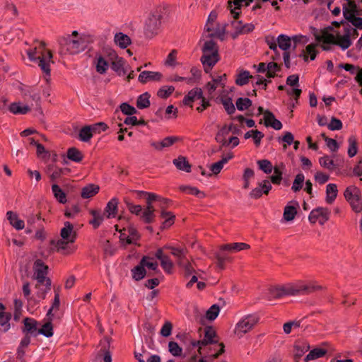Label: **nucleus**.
Here are the masks:
<instances>
[{"label": "nucleus", "instance_id": "f257e3e1", "mask_svg": "<svg viewBox=\"0 0 362 362\" xmlns=\"http://www.w3.org/2000/svg\"><path fill=\"white\" fill-rule=\"evenodd\" d=\"M28 58L33 62H37V64L45 74V79L47 83L50 81V64H53L52 53L45 48V43L40 42L38 46L27 51Z\"/></svg>", "mask_w": 362, "mask_h": 362}, {"label": "nucleus", "instance_id": "f03ea898", "mask_svg": "<svg viewBox=\"0 0 362 362\" xmlns=\"http://www.w3.org/2000/svg\"><path fill=\"white\" fill-rule=\"evenodd\" d=\"M62 239L52 240L50 244L54 246V250L63 255H69L74 252V250L69 246L76 239V232L74 230V226L69 221L64 223V226L60 230Z\"/></svg>", "mask_w": 362, "mask_h": 362}, {"label": "nucleus", "instance_id": "7ed1b4c3", "mask_svg": "<svg viewBox=\"0 0 362 362\" xmlns=\"http://www.w3.org/2000/svg\"><path fill=\"white\" fill-rule=\"evenodd\" d=\"M203 55L201 62L204 65V71L208 73L210 69L219 61L218 47L213 40L206 41L202 49Z\"/></svg>", "mask_w": 362, "mask_h": 362}, {"label": "nucleus", "instance_id": "20e7f679", "mask_svg": "<svg viewBox=\"0 0 362 362\" xmlns=\"http://www.w3.org/2000/svg\"><path fill=\"white\" fill-rule=\"evenodd\" d=\"M59 54H76L84 49V40L83 39H75L67 35L59 39Z\"/></svg>", "mask_w": 362, "mask_h": 362}, {"label": "nucleus", "instance_id": "39448f33", "mask_svg": "<svg viewBox=\"0 0 362 362\" xmlns=\"http://www.w3.org/2000/svg\"><path fill=\"white\" fill-rule=\"evenodd\" d=\"M162 18L163 12L161 11L156 10L149 15L144 26L146 37L151 39L158 35L161 26Z\"/></svg>", "mask_w": 362, "mask_h": 362}, {"label": "nucleus", "instance_id": "423d86ee", "mask_svg": "<svg viewBox=\"0 0 362 362\" xmlns=\"http://www.w3.org/2000/svg\"><path fill=\"white\" fill-rule=\"evenodd\" d=\"M258 322L259 317L257 315H247L236 324L233 332L238 338H241L250 332Z\"/></svg>", "mask_w": 362, "mask_h": 362}, {"label": "nucleus", "instance_id": "0eeeda50", "mask_svg": "<svg viewBox=\"0 0 362 362\" xmlns=\"http://www.w3.org/2000/svg\"><path fill=\"white\" fill-rule=\"evenodd\" d=\"M292 296L310 295L317 291L323 289V287L318 285L316 281H299L296 283H291Z\"/></svg>", "mask_w": 362, "mask_h": 362}, {"label": "nucleus", "instance_id": "6e6552de", "mask_svg": "<svg viewBox=\"0 0 362 362\" xmlns=\"http://www.w3.org/2000/svg\"><path fill=\"white\" fill-rule=\"evenodd\" d=\"M332 29L333 28L332 27L329 26L321 30L320 34H314L315 40L317 42H323L325 44H332L334 45H337L344 50V47L347 45H345V43L348 42L345 40V39H344V40H341L339 34L334 35V34L330 33V31L332 30Z\"/></svg>", "mask_w": 362, "mask_h": 362}, {"label": "nucleus", "instance_id": "1a4fd4ad", "mask_svg": "<svg viewBox=\"0 0 362 362\" xmlns=\"http://www.w3.org/2000/svg\"><path fill=\"white\" fill-rule=\"evenodd\" d=\"M344 196L354 211L360 212L362 211L361 192L358 187L355 186L346 187Z\"/></svg>", "mask_w": 362, "mask_h": 362}, {"label": "nucleus", "instance_id": "9d476101", "mask_svg": "<svg viewBox=\"0 0 362 362\" xmlns=\"http://www.w3.org/2000/svg\"><path fill=\"white\" fill-rule=\"evenodd\" d=\"M111 341L112 339L109 337H105L100 340L99 344L100 349L95 357V362H112V356L110 351Z\"/></svg>", "mask_w": 362, "mask_h": 362}, {"label": "nucleus", "instance_id": "9b49d317", "mask_svg": "<svg viewBox=\"0 0 362 362\" xmlns=\"http://www.w3.org/2000/svg\"><path fill=\"white\" fill-rule=\"evenodd\" d=\"M34 278L37 280L36 288H40V286L47 282L48 278L46 277L48 272V266L42 260L37 259L33 264Z\"/></svg>", "mask_w": 362, "mask_h": 362}, {"label": "nucleus", "instance_id": "f8f14e48", "mask_svg": "<svg viewBox=\"0 0 362 362\" xmlns=\"http://www.w3.org/2000/svg\"><path fill=\"white\" fill-rule=\"evenodd\" d=\"M268 291L269 300L280 299L286 296H292V288L291 284L281 286H271Z\"/></svg>", "mask_w": 362, "mask_h": 362}, {"label": "nucleus", "instance_id": "ddd939ff", "mask_svg": "<svg viewBox=\"0 0 362 362\" xmlns=\"http://www.w3.org/2000/svg\"><path fill=\"white\" fill-rule=\"evenodd\" d=\"M329 216L330 211L328 208L317 207L311 211L308 220L311 223H315L318 220L320 225H324L329 220Z\"/></svg>", "mask_w": 362, "mask_h": 362}, {"label": "nucleus", "instance_id": "4468645a", "mask_svg": "<svg viewBox=\"0 0 362 362\" xmlns=\"http://www.w3.org/2000/svg\"><path fill=\"white\" fill-rule=\"evenodd\" d=\"M161 202V213L160 216L163 218H165V221L163 222L160 228L162 230L169 228L174 223L175 216L170 211H165V208L167 207L168 204L170 202L169 199L165 198L160 197V200Z\"/></svg>", "mask_w": 362, "mask_h": 362}, {"label": "nucleus", "instance_id": "2eb2a0df", "mask_svg": "<svg viewBox=\"0 0 362 362\" xmlns=\"http://www.w3.org/2000/svg\"><path fill=\"white\" fill-rule=\"evenodd\" d=\"M182 141V138L175 136L165 137L160 141H151L150 145L156 151H162L165 148L173 146L175 143Z\"/></svg>", "mask_w": 362, "mask_h": 362}, {"label": "nucleus", "instance_id": "dca6fc26", "mask_svg": "<svg viewBox=\"0 0 362 362\" xmlns=\"http://www.w3.org/2000/svg\"><path fill=\"white\" fill-rule=\"evenodd\" d=\"M108 55L110 57V59L112 60L111 62L112 69L117 72L119 76L125 75L127 71L124 68V59L122 58H119L116 52L113 50H110Z\"/></svg>", "mask_w": 362, "mask_h": 362}, {"label": "nucleus", "instance_id": "f3484780", "mask_svg": "<svg viewBox=\"0 0 362 362\" xmlns=\"http://www.w3.org/2000/svg\"><path fill=\"white\" fill-rule=\"evenodd\" d=\"M24 334L36 337L38 335L37 322L33 318L25 317L23 320V327L21 328Z\"/></svg>", "mask_w": 362, "mask_h": 362}, {"label": "nucleus", "instance_id": "a211bd4d", "mask_svg": "<svg viewBox=\"0 0 362 362\" xmlns=\"http://www.w3.org/2000/svg\"><path fill=\"white\" fill-rule=\"evenodd\" d=\"M272 189V185L268 180H264L262 182H259L258 187L253 189L250 196L253 199H259L262 197V194H268Z\"/></svg>", "mask_w": 362, "mask_h": 362}, {"label": "nucleus", "instance_id": "6ab92c4d", "mask_svg": "<svg viewBox=\"0 0 362 362\" xmlns=\"http://www.w3.org/2000/svg\"><path fill=\"white\" fill-rule=\"evenodd\" d=\"M203 97L204 95L202 88L196 87L188 92V93L184 97L182 103L185 105L192 107V103L196 100H202Z\"/></svg>", "mask_w": 362, "mask_h": 362}, {"label": "nucleus", "instance_id": "aec40b11", "mask_svg": "<svg viewBox=\"0 0 362 362\" xmlns=\"http://www.w3.org/2000/svg\"><path fill=\"white\" fill-rule=\"evenodd\" d=\"M162 74L157 71H144L139 76L138 80L141 83L148 81H159L162 78Z\"/></svg>", "mask_w": 362, "mask_h": 362}, {"label": "nucleus", "instance_id": "412c9836", "mask_svg": "<svg viewBox=\"0 0 362 362\" xmlns=\"http://www.w3.org/2000/svg\"><path fill=\"white\" fill-rule=\"evenodd\" d=\"M143 210L144 211L141 216V220L145 223H153L155 220V209L152 202H146V206Z\"/></svg>", "mask_w": 362, "mask_h": 362}, {"label": "nucleus", "instance_id": "4be33fe9", "mask_svg": "<svg viewBox=\"0 0 362 362\" xmlns=\"http://www.w3.org/2000/svg\"><path fill=\"white\" fill-rule=\"evenodd\" d=\"M264 119L266 127H272L276 130H280L282 128L281 122L276 119L274 115L269 110H265Z\"/></svg>", "mask_w": 362, "mask_h": 362}, {"label": "nucleus", "instance_id": "5701e85b", "mask_svg": "<svg viewBox=\"0 0 362 362\" xmlns=\"http://www.w3.org/2000/svg\"><path fill=\"white\" fill-rule=\"evenodd\" d=\"M32 336L24 334V337L21 339L20 344L17 349L16 352V358L20 361V362H26L24 358V356L25 354V349L30 344V337Z\"/></svg>", "mask_w": 362, "mask_h": 362}, {"label": "nucleus", "instance_id": "b1692460", "mask_svg": "<svg viewBox=\"0 0 362 362\" xmlns=\"http://www.w3.org/2000/svg\"><path fill=\"white\" fill-rule=\"evenodd\" d=\"M32 336L24 334V337L21 339L20 344L17 349L16 352V358L20 361V362H26L24 358V356L25 354V349L30 344V337Z\"/></svg>", "mask_w": 362, "mask_h": 362}, {"label": "nucleus", "instance_id": "393cba45", "mask_svg": "<svg viewBox=\"0 0 362 362\" xmlns=\"http://www.w3.org/2000/svg\"><path fill=\"white\" fill-rule=\"evenodd\" d=\"M7 219L9 223L16 230H22L25 227V223L23 220L18 218V215L12 211H8L6 213Z\"/></svg>", "mask_w": 362, "mask_h": 362}, {"label": "nucleus", "instance_id": "a878e982", "mask_svg": "<svg viewBox=\"0 0 362 362\" xmlns=\"http://www.w3.org/2000/svg\"><path fill=\"white\" fill-rule=\"evenodd\" d=\"M119 201L117 198H113L108 202L103 213L107 218H115L117 214V206Z\"/></svg>", "mask_w": 362, "mask_h": 362}, {"label": "nucleus", "instance_id": "bb28decb", "mask_svg": "<svg viewBox=\"0 0 362 362\" xmlns=\"http://www.w3.org/2000/svg\"><path fill=\"white\" fill-rule=\"evenodd\" d=\"M89 212L93 216V218L89 221V223L96 229L103 223L105 217V213L100 209H90Z\"/></svg>", "mask_w": 362, "mask_h": 362}, {"label": "nucleus", "instance_id": "cd10ccee", "mask_svg": "<svg viewBox=\"0 0 362 362\" xmlns=\"http://www.w3.org/2000/svg\"><path fill=\"white\" fill-rule=\"evenodd\" d=\"M18 90L21 91V94L24 99H26V98L29 96L33 100L36 102H38L40 100L39 94L34 93L33 88L30 86H27L21 83L18 86Z\"/></svg>", "mask_w": 362, "mask_h": 362}, {"label": "nucleus", "instance_id": "c85d7f7f", "mask_svg": "<svg viewBox=\"0 0 362 362\" xmlns=\"http://www.w3.org/2000/svg\"><path fill=\"white\" fill-rule=\"evenodd\" d=\"M233 158V153H228L227 156H223L221 160L211 165L210 170L214 175H218L223 169V165Z\"/></svg>", "mask_w": 362, "mask_h": 362}, {"label": "nucleus", "instance_id": "c756f323", "mask_svg": "<svg viewBox=\"0 0 362 362\" xmlns=\"http://www.w3.org/2000/svg\"><path fill=\"white\" fill-rule=\"evenodd\" d=\"M145 259H141L139 264L132 269V278L135 281H140L144 278L146 271L144 267Z\"/></svg>", "mask_w": 362, "mask_h": 362}, {"label": "nucleus", "instance_id": "7c9ffc66", "mask_svg": "<svg viewBox=\"0 0 362 362\" xmlns=\"http://www.w3.org/2000/svg\"><path fill=\"white\" fill-rule=\"evenodd\" d=\"M28 105H21V103L15 102L9 105L8 111L14 115H25L30 111Z\"/></svg>", "mask_w": 362, "mask_h": 362}, {"label": "nucleus", "instance_id": "2f4dec72", "mask_svg": "<svg viewBox=\"0 0 362 362\" xmlns=\"http://www.w3.org/2000/svg\"><path fill=\"white\" fill-rule=\"evenodd\" d=\"M231 25L234 30H238L242 35L250 33L255 29V25L252 23L243 25L241 21H233Z\"/></svg>", "mask_w": 362, "mask_h": 362}, {"label": "nucleus", "instance_id": "473e14b6", "mask_svg": "<svg viewBox=\"0 0 362 362\" xmlns=\"http://www.w3.org/2000/svg\"><path fill=\"white\" fill-rule=\"evenodd\" d=\"M46 173L49 175L50 180L52 182L57 181L64 175L62 174L61 168H59L53 164H50L47 166Z\"/></svg>", "mask_w": 362, "mask_h": 362}, {"label": "nucleus", "instance_id": "72a5a7b5", "mask_svg": "<svg viewBox=\"0 0 362 362\" xmlns=\"http://www.w3.org/2000/svg\"><path fill=\"white\" fill-rule=\"evenodd\" d=\"M337 194V185L333 183L328 184L326 187V202L329 204H332L336 199Z\"/></svg>", "mask_w": 362, "mask_h": 362}, {"label": "nucleus", "instance_id": "f704fd0d", "mask_svg": "<svg viewBox=\"0 0 362 362\" xmlns=\"http://www.w3.org/2000/svg\"><path fill=\"white\" fill-rule=\"evenodd\" d=\"M99 189L100 187L98 185L93 184L88 185L82 188L81 196L83 199L90 198L97 194L99 192Z\"/></svg>", "mask_w": 362, "mask_h": 362}, {"label": "nucleus", "instance_id": "c9c22d12", "mask_svg": "<svg viewBox=\"0 0 362 362\" xmlns=\"http://www.w3.org/2000/svg\"><path fill=\"white\" fill-rule=\"evenodd\" d=\"M173 163L180 170H184L187 173L191 171V165L185 156H180L177 158L174 159Z\"/></svg>", "mask_w": 362, "mask_h": 362}, {"label": "nucleus", "instance_id": "e433bc0d", "mask_svg": "<svg viewBox=\"0 0 362 362\" xmlns=\"http://www.w3.org/2000/svg\"><path fill=\"white\" fill-rule=\"evenodd\" d=\"M115 42L122 49L127 48L132 42L130 37L122 33L115 34Z\"/></svg>", "mask_w": 362, "mask_h": 362}, {"label": "nucleus", "instance_id": "4c0bfd02", "mask_svg": "<svg viewBox=\"0 0 362 362\" xmlns=\"http://www.w3.org/2000/svg\"><path fill=\"white\" fill-rule=\"evenodd\" d=\"M294 357L296 360L299 359L309 349V346L304 342H296L294 344Z\"/></svg>", "mask_w": 362, "mask_h": 362}, {"label": "nucleus", "instance_id": "58836bf2", "mask_svg": "<svg viewBox=\"0 0 362 362\" xmlns=\"http://www.w3.org/2000/svg\"><path fill=\"white\" fill-rule=\"evenodd\" d=\"M276 41L278 42L279 47L285 52H287L291 46V38L286 35L281 34L279 35Z\"/></svg>", "mask_w": 362, "mask_h": 362}, {"label": "nucleus", "instance_id": "ea45409f", "mask_svg": "<svg viewBox=\"0 0 362 362\" xmlns=\"http://www.w3.org/2000/svg\"><path fill=\"white\" fill-rule=\"evenodd\" d=\"M66 156L69 160L76 163L81 162L83 158L82 153L75 147L69 148L67 150Z\"/></svg>", "mask_w": 362, "mask_h": 362}, {"label": "nucleus", "instance_id": "a19ab883", "mask_svg": "<svg viewBox=\"0 0 362 362\" xmlns=\"http://www.w3.org/2000/svg\"><path fill=\"white\" fill-rule=\"evenodd\" d=\"M253 78L248 71H241L237 76L235 83L238 86H243L249 83V80Z\"/></svg>", "mask_w": 362, "mask_h": 362}, {"label": "nucleus", "instance_id": "79ce46f5", "mask_svg": "<svg viewBox=\"0 0 362 362\" xmlns=\"http://www.w3.org/2000/svg\"><path fill=\"white\" fill-rule=\"evenodd\" d=\"M52 190L56 199L61 204H65L66 202V196L60 187L54 184L52 186Z\"/></svg>", "mask_w": 362, "mask_h": 362}, {"label": "nucleus", "instance_id": "37998d69", "mask_svg": "<svg viewBox=\"0 0 362 362\" xmlns=\"http://www.w3.org/2000/svg\"><path fill=\"white\" fill-rule=\"evenodd\" d=\"M348 155L350 158L355 156L358 152V141L355 136L351 135L348 139Z\"/></svg>", "mask_w": 362, "mask_h": 362}, {"label": "nucleus", "instance_id": "c03bdc74", "mask_svg": "<svg viewBox=\"0 0 362 362\" xmlns=\"http://www.w3.org/2000/svg\"><path fill=\"white\" fill-rule=\"evenodd\" d=\"M149 98L150 95L148 92H146L140 95L136 100V107L139 109H144L148 107L151 104Z\"/></svg>", "mask_w": 362, "mask_h": 362}, {"label": "nucleus", "instance_id": "a18cd8bd", "mask_svg": "<svg viewBox=\"0 0 362 362\" xmlns=\"http://www.w3.org/2000/svg\"><path fill=\"white\" fill-rule=\"evenodd\" d=\"M344 35H339V37L341 39V40H344V39H345V40L348 42V43H345V45H347L346 47H344V50L348 49L352 44L351 42V29H352L353 28L348 23H344Z\"/></svg>", "mask_w": 362, "mask_h": 362}, {"label": "nucleus", "instance_id": "49530a36", "mask_svg": "<svg viewBox=\"0 0 362 362\" xmlns=\"http://www.w3.org/2000/svg\"><path fill=\"white\" fill-rule=\"evenodd\" d=\"M93 132L90 125L85 126L80 129L78 138L83 142H88L93 137Z\"/></svg>", "mask_w": 362, "mask_h": 362}, {"label": "nucleus", "instance_id": "de8ad7c7", "mask_svg": "<svg viewBox=\"0 0 362 362\" xmlns=\"http://www.w3.org/2000/svg\"><path fill=\"white\" fill-rule=\"evenodd\" d=\"M327 353L326 350L320 348H316L310 351V353L305 356V361L308 362L311 360H315L320 357L323 356Z\"/></svg>", "mask_w": 362, "mask_h": 362}, {"label": "nucleus", "instance_id": "09e8293b", "mask_svg": "<svg viewBox=\"0 0 362 362\" xmlns=\"http://www.w3.org/2000/svg\"><path fill=\"white\" fill-rule=\"evenodd\" d=\"M358 6L354 1H349L347 3V6H343V15L344 18L351 14V16L356 15V12H357Z\"/></svg>", "mask_w": 362, "mask_h": 362}, {"label": "nucleus", "instance_id": "8fccbe9b", "mask_svg": "<svg viewBox=\"0 0 362 362\" xmlns=\"http://www.w3.org/2000/svg\"><path fill=\"white\" fill-rule=\"evenodd\" d=\"M320 165L330 171L334 170L336 168V165L334 164L333 160L330 159L328 156H325L319 158Z\"/></svg>", "mask_w": 362, "mask_h": 362}, {"label": "nucleus", "instance_id": "3c124183", "mask_svg": "<svg viewBox=\"0 0 362 362\" xmlns=\"http://www.w3.org/2000/svg\"><path fill=\"white\" fill-rule=\"evenodd\" d=\"M206 339L211 341L214 344H216L218 342V338L216 332L213 327L207 326L204 328V336Z\"/></svg>", "mask_w": 362, "mask_h": 362}, {"label": "nucleus", "instance_id": "603ef678", "mask_svg": "<svg viewBox=\"0 0 362 362\" xmlns=\"http://www.w3.org/2000/svg\"><path fill=\"white\" fill-rule=\"evenodd\" d=\"M124 202L127 205L128 210L133 214L136 216H141L143 212V209L141 205H136L132 203L129 199H125Z\"/></svg>", "mask_w": 362, "mask_h": 362}, {"label": "nucleus", "instance_id": "864d4df0", "mask_svg": "<svg viewBox=\"0 0 362 362\" xmlns=\"http://www.w3.org/2000/svg\"><path fill=\"white\" fill-rule=\"evenodd\" d=\"M38 291H37V296L39 298L45 299L47 293L51 289V280L50 279H47V282H45L41 286L40 288H37Z\"/></svg>", "mask_w": 362, "mask_h": 362}, {"label": "nucleus", "instance_id": "5fc2aeb1", "mask_svg": "<svg viewBox=\"0 0 362 362\" xmlns=\"http://www.w3.org/2000/svg\"><path fill=\"white\" fill-rule=\"evenodd\" d=\"M297 214L296 207L293 206H286L284 211V218L286 221H291L294 219Z\"/></svg>", "mask_w": 362, "mask_h": 362}, {"label": "nucleus", "instance_id": "6e6d98bb", "mask_svg": "<svg viewBox=\"0 0 362 362\" xmlns=\"http://www.w3.org/2000/svg\"><path fill=\"white\" fill-rule=\"evenodd\" d=\"M129 235L126 239L127 244L133 243L134 240H137L139 238V234L137 230L132 226H129L127 228Z\"/></svg>", "mask_w": 362, "mask_h": 362}, {"label": "nucleus", "instance_id": "4d7b16f0", "mask_svg": "<svg viewBox=\"0 0 362 362\" xmlns=\"http://www.w3.org/2000/svg\"><path fill=\"white\" fill-rule=\"evenodd\" d=\"M305 180V176L303 173H298L296 175L294 181L293 182V185L291 187V189L294 192L300 191L303 187V183Z\"/></svg>", "mask_w": 362, "mask_h": 362}, {"label": "nucleus", "instance_id": "13d9d810", "mask_svg": "<svg viewBox=\"0 0 362 362\" xmlns=\"http://www.w3.org/2000/svg\"><path fill=\"white\" fill-rule=\"evenodd\" d=\"M42 334L46 337L53 335V326L50 321L45 323L40 329H38V334Z\"/></svg>", "mask_w": 362, "mask_h": 362}, {"label": "nucleus", "instance_id": "bf43d9fd", "mask_svg": "<svg viewBox=\"0 0 362 362\" xmlns=\"http://www.w3.org/2000/svg\"><path fill=\"white\" fill-rule=\"evenodd\" d=\"M280 71V65L274 62H269L267 64V71L266 76L268 78H274L276 76V72Z\"/></svg>", "mask_w": 362, "mask_h": 362}, {"label": "nucleus", "instance_id": "052dcab7", "mask_svg": "<svg viewBox=\"0 0 362 362\" xmlns=\"http://www.w3.org/2000/svg\"><path fill=\"white\" fill-rule=\"evenodd\" d=\"M109 66L107 62L102 57H97L96 71L103 74H105Z\"/></svg>", "mask_w": 362, "mask_h": 362}, {"label": "nucleus", "instance_id": "680f3d73", "mask_svg": "<svg viewBox=\"0 0 362 362\" xmlns=\"http://www.w3.org/2000/svg\"><path fill=\"white\" fill-rule=\"evenodd\" d=\"M190 344L194 347L198 346V353L199 355H202L203 347L206 346L209 344H213L214 343L204 337V339L202 340H192Z\"/></svg>", "mask_w": 362, "mask_h": 362}, {"label": "nucleus", "instance_id": "e2e57ef3", "mask_svg": "<svg viewBox=\"0 0 362 362\" xmlns=\"http://www.w3.org/2000/svg\"><path fill=\"white\" fill-rule=\"evenodd\" d=\"M235 104L238 110L243 111L252 105V100L247 98H239Z\"/></svg>", "mask_w": 362, "mask_h": 362}, {"label": "nucleus", "instance_id": "0e129e2a", "mask_svg": "<svg viewBox=\"0 0 362 362\" xmlns=\"http://www.w3.org/2000/svg\"><path fill=\"white\" fill-rule=\"evenodd\" d=\"M220 312V308L218 305L214 304L210 307V308L206 313V317L209 320H214Z\"/></svg>", "mask_w": 362, "mask_h": 362}, {"label": "nucleus", "instance_id": "69168bd1", "mask_svg": "<svg viewBox=\"0 0 362 362\" xmlns=\"http://www.w3.org/2000/svg\"><path fill=\"white\" fill-rule=\"evenodd\" d=\"M257 164L259 165V169L267 174L271 173L273 170L272 163L267 159L258 160Z\"/></svg>", "mask_w": 362, "mask_h": 362}, {"label": "nucleus", "instance_id": "338daca9", "mask_svg": "<svg viewBox=\"0 0 362 362\" xmlns=\"http://www.w3.org/2000/svg\"><path fill=\"white\" fill-rule=\"evenodd\" d=\"M180 267L182 269V273L185 278H189L191 275L197 274L196 270L192 267L189 261L180 266Z\"/></svg>", "mask_w": 362, "mask_h": 362}, {"label": "nucleus", "instance_id": "774afa93", "mask_svg": "<svg viewBox=\"0 0 362 362\" xmlns=\"http://www.w3.org/2000/svg\"><path fill=\"white\" fill-rule=\"evenodd\" d=\"M345 19L351 23L356 28L362 29V18L360 16H356V15L351 16L349 14Z\"/></svg>", "mask_w": 362, "mask_h": 362}]
</instances>
